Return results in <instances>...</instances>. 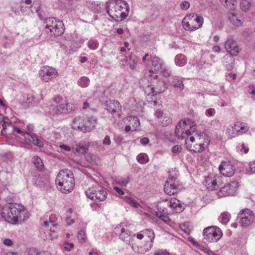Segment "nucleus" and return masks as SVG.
Returning <instances> with one entry per match:
<instances>
[{
	"label": "nucleus",
	"instance_id": "1",
	"mask_svg": "<svg viewBox=\"0 0 255 255\" xmlns=\"http://www.w3.org/2000/svg\"><path fill=\"white\" fill-rule=\"evenodd\" d=\"M1 217L6 222L12 224L24 222L29 218L30 214L22 205L17 203H9L7 206L2 208L0 213Z\"/></svg>",
	"mask_w": 255,
	"mask_h": 255
},
{
	"label": "nucleus",
	"instance_id": "2",
	"mask_svg": "<svg viewBox=\"0 0 255 255\" xmlns=\"http://www.w3.org/2000/svg\"><path fill=\"white\" fill-rule=\"evenodd\" d=\"M106 11L110 17L119 21L125 19L129 11V6L124 0H111L110 4L107 2Z\"/></svg>",
	"mask_w": 255,
	"mask_h": 255
},
{
	"label": "nucleus",
	"instance_id": "3",
	"mask_svg": "<svg viewBox=\"0 0 255 255\" xmlns=\"http://www.w3.org/2000/svg\"><path fill=\"white\" fill-rule=\"evenodd\" d=\"M58 189L63 193L70 192L75 186V180L73 173L69 169L61 170L55 179Z\"/></svg>",
	"mask_w": 255,
	"mask_h": 255
},
{
	"label": "nucleus",
	"instance_id": "4",
	"mask_svg": "<svg viewBox=\"0 0 255 255\" xmlns=\"http://www.w3.org/2000/svg\"><path fill=\"white\" fill-rule=\"evenodd\" d=\"M191 142H194L195 140L198 142L195 144L193 148H191V145L190 147L187 146V147L190 150L194 152L200 153L204 151L208 146L210 139L208 136L204 132H197L195 136H190L189 138Z\"/></svg>",
	"mask_w": 255,
	"mask_h": 255
},
{
	"label": "nucleus",
	"instance_id": "5",
	"mask_svg": "<svg viewBox=\"0 0 255 255\" xmlns=\"http://www.w3.org/2000/svg\"><path fill=\"white\" fill-rule=\"evenodd\" d=\"M85 194L88 198L98 202L105 201L108 195L106 189L99 185L89 187Z\"/></svg>",
	"mask_w": 255,
	"mask_h": 255
},
{
	"label": "nucleus",
	"instance_id": "6",
	"mask_svg": "<svg viewBox=\"0 0 255 255\" xmlns=\"http://www.w3.org/2000/svg\"><path fill=\"white\" fill-rule=\"evenodd\" d=\"M204 240L209 243L218 242L222 237L221 230L217 226H209L205 228L203 232Z\"/></svg>",
	"mask_w": 255,
	"mask_h": 255
},
{
	"label": "nucleus",
	"instance_id": "7",
	"mask_svg": "<svg viewBox=\"0 0 255 255\" xmlns=\"http://www.w3.org/2000/svg\"><path fill=\"white\" fill-rule=\"evenodd\" d=\"M239 223L242 227H247L255 221V215L254 212L249 209H245L238 214Z\"/></svg>",
	"mask_w": 255,
	"mask_h": 255
},
{
	"label": "nucleus",
	"instance_id": "8",
	"mask_svg": "<svg viewBox=\"0 0 255 255\" xmlns=\"http://www.w3.org/2000/svg\"><path fill=\"white\" fill-rule=\"evenodd\" d=\"M176 174L170 171L168 180L166 181L164 187L165 192L169 195L177 192L179 185L176 183Z\"/></svg>",
	"mask_w": 255,
	"mask_h": 255
},
{
	"label": "nucleus",
	"instance_id": "9",
	"mask_svg": "<svg viewBox=\"0 0 255 255\" xmlns=\"http://www.w3.org/2000/svg\"><path fill=\"white\" fill-rule=\"evenodd\" d=\"M57 75V70L49 66H43L39 71L40 79L45 82L52 80L56 77Z\"/></svg>",
	"mask_w": 255,
	"mask_h": 255
},
{
	"label": "nucleus",
	"instance_id": "10",
	"mask_svg": "<svg viewBox=\"0 0 255 255\" xmlns=\"http://www.w3.org/2000/svg\"><path fill=\"white\" fill-rule=\"evenodd\" d=\"M238 183L237 181H232L227 184L220 189L217 192V195L221 198L235 195L239 187Z\"/></svg>",
	"mask_w": 255,
	"mask_h": 255
},
{
	"label": "nucleus",
	"instance_id": "11",
	"mask_svg": "<svg viewBox=\"0 0 255 255\" xmlns=\"http://www.w3.org/2000/svg\"><path fill=\"white\" fill-rule=\"evenodd\" d=\"M222 184V177L214 174H210L205 179V186L210 190H217Z\"/></svg>",
	"mask_w": 255,
	"mask_h": 255
},
{
	"label": "nucleus",
	"instance_id": "12",
	"mask_svg": "<svg viewBox=\"0 0 255 255\" xmlns=\"http://www.w3.org/2000/svg\"><path fill=\"white\" fill-rule=\"evenodd\" d=\"M225 48L232 55L236 56L239 53L240 49L234 40L233 36L229 35L225 43Z\"/></svg>",
	"mask_w": 255,
	"mask_h": 255
},
{
	"label": "nucleus",
	"instance_id": "13",
	"mask_svg": "<svg viewBox=\"0 0 255 255\" xmlns=\"http://www.w3.org/2000/svg\"><path fill=\"white\" fill-rule=\"evenodd\" d=\"M182 24L185 30L194 31L198 29L197 24L195 23L194 14H187L183 19Z\"/></svg>",
	"mask_w": 255,
	"mask_h": 255
},
{
	"label": "nucleus",
	"instance_id": "14",
	"mask_svg": "<svg viewBox=\"0 0 255 255\" xmlns=\"http://www.w3.org/2000/svg\"><path fill=\"white\" fill-rule=\"evenodd\" d=\"M49 110V113L51 115L62 114L71 112L72 110V105L70 104H61L55 107L51 106Z\"/></svg>",
	"mask_w": 255,
	"mask_h": 255
},
{
	"label": "nucleus",
	"instance_id": "15",
	"mask_svg": "<svg viewBox=\"0 0 255 255\" xmlns=\"http://www.w3.org/2000/svg\"><path fill=\"white\" fill-rule=\"evenodd\" d=\"M25 136L24 138V143L28 145L31 144L39 147H42L43 143L37 137L35 133L30 134L29 132L25 133Z\"/></svg>",
	"mask_w": 255,
	"mask_h": 255
},
{
	"label": "nucleus",
	"instance_id": "16",
	"mask_svg": "<svg viewBox=\"0 0 255 255\" xmlns=\"http://www.w3.org/2000/svg\"><path fill=\"white\" fill-rule=\"evenodd\" d=\"M165 85V83L163 81H158L156 86L152 85H148L146 87H143V88H144L145 92H148V94H150V93L153 94L154 93L156 94L163 92L166 89V88H162V86L164 87Z\"/></svg>",
	"mask_w": 255,
	"mask_h": 255
},
{
	"label": "nucleus",
	"instance_id": "17",
	"mask_svg": "<svg viewBox=\"0 0 255 255\" xmlns=\"http://www.w3.org/2000/svg\"><path fill=\"white\" fill-rule=\"evenodd\" d=\"M155 116L158 119V121L160 123V125L162 127L168 126L172 122V119L168 115L164 113L161 111H156Z\"/></svg>",
	"mask_w": 255,
	"mask_h": 255
},
{
	"label": "nucleus",
	"instance_id": "18",
	"mask_svg": "<svg viewBox=\"0 0 255 255\" xmlns=\"http://www.w3.org/2000/svg\"><path fill=\"white\" fill-rule=\"evenodd\" d=\"M220 173L224 176L231 177L235 173V169L232 164L223 162L219 167Z\"/></svg>",
	"mask_w": 255,
	"mask_h": 255
},
{
	"label": "nucleus",
	"instance_id": "19",
	"mask_svg": "<svg viewBox=\"0 0 255 255\" xmlns=\"http://www.w3.org/2000/svg\"><path fill=\"white\" fill-rule=\"evenodd\" d=\"M104 105L106 110L111 114L116 113L121 111L122 106L118 101H107L105 103Z\"/></svg>",
	"mask_w": 255,
	"mask_h": 255
},
{
	"label": "nucleus",
	"instance_id": "20",
	"mask_svg": "<svg viewBox=\"0 0 255 255\" xmlns=\"http://www.w3.org/2000/svg\"><path fill=\"white\" fill-rule=\"evenodd\" d=\"M84 124V118L82 116H78L75 117L72 121V128L74 129L78 130L79 131H86L89 130L88 127H83Z\"/></svg>",
	"mask_w": 255,
	"mask_h": 255
},
{
	"label": "nucleus",
	"instance_id": "21",
	"mask_svg": "<svg viewBox=\"0 0 255 255\" xmlns=\"http://www.w3.org/2000/svg\"><path fill=\"white\" fill-rule=\"evenodd\" d=\"M90 146L89 142H80L76 143L75 146L72 148V152L77 155H82L86 153Z\"/></svg>",
	"mask_w": 255,
	"mask_h": 255
},
{
	"label": "nucleus",
	"instance_id": "22",
	"mask_svg": "<svg viewBox=\"0 0 255 255\" xmlns=\"http://www.w3.org/2000/svg\"><path fill=\"white\" fill-rule=\"evenodd\" d=\"M57 219L58 218L55 215L51 214L49 216L48 220H46L43 222L42 226L43 228H48L49 225H51L49 231L50 232H54L57 225Z\"/></svg>",
	"mask_w": 255,
	"mask_h": 255
},
{
	"label": "nucleus",
	"instance_id": "23",
	"mask_svg": "<svg viewBox=\"0 0 255 255\" xmlns=\"http://www.w3.org/2000/svg\"><path fill=\"white\" fill-rule=\"evenodd\" d=\"M64 31V24L62 21H58L57 24L53 26V28L49 31L46 30V32L49 33L51 35L60 36Z\"/></svg>",
	"mask_w": 255,
	"mask_h": 255
},
{
	"label": "nucleus",
	"instance_id": "24",
	"mask_svg": "<svg viewBox=\"0 0 255 255\" xmlns=\"http://www.w3.org/2000/svg\"><path fill=\"white\" fill-rule=\"evenodd\" d=\"M158 211L157 212L156 215L160 219H161L165 223H168L170 221V219L167 216V209L164 207H162L161 205H158Z\"/></svg>",
	"mask_w": 255,
	"mask_h": 255
},
{
	"label": "nucleus",
	"instance_id": "25",
	"mask_svg": "<svg viewBox=\"0 0 255 255\" xmlns=\"http://www.w3.org/2000/svg\"><path fill=\"white\" fill-rule=\"evenodd\" d=\"M235 131L239 134H243L247 132L249 127L244 123L236 122L234 124Z\"/></svg>",
	"mask_w": 255,
	"mask_h": 255
},
{
	"label": "nucleus",
	"instance_id": "26",
	"mask_svg": "<svg viewBox=\"0 0 255 255\" xmlns=\"http://www.w3.org/2000/svg\"><path fill=\"white\" fill-rule=\"evenodd\" d=\"M97 122V119L95 117H91L86 119L84 118V124L83 127H88L89 130L82 131L83 132H90L95 128V125Z\"/></svg>",
	"mask_w": 255,
	"mask_h": 255
},
{
	"label": "nucleus",
	"instance_id": "27",
	"mask_svg": "<svg viewBox=\"0 0 255 255\" xmlns=\"http://www.w3.org/2000/svg\"><path fill=\"white\" fill-rule=\"evenodd\" d=\"M233 55H226L224 56V64L228 70H231L233 68L234 65V58Z\"/></svg>",
	"mask_w": 255,
	"mask_h": 255
},
{
	"label": "nucleus",
	"instance_id": "28",
	"mask_svg": "<svg viewBox=\"0 0 255 255\" xmlns=\"http://www.w3.org/2000/svg\"><path fill=\"white\" fill-rule=\"evenodd\" d=\"M229 19L231 22L236 26H240L244 22V20L240 19L235 12H232L229 14Z\"/></svg>",
	"mask_w": 255,
	"mask_h": 255
},
{
	"label": "nucleus",
	"instance_id": "29",
	"mask_svg": "<svg viewBox=\"0 0 255 255\" xmlns=\"http://www.w3.org/2000/svg\"><path fill=\"white\" fill-rule=\"evenodd\" d=\"M220 1L230 11H234L236 8L237 0H220Z\"/></svg>",
	"mask_w": 255,
	"mask_h": 255
},
{
	"label": "nucleus",
	"instance_id": "30",
	"mask_svg": "<svg viewBox=\"0 0 255 255\" xmlns=\"http://www.w3.org/2000/svg\"><path fill=\"white\" fill-rule=\"evenodd\" d=\"M168 81L172 86L178 88L181 90L184 88L183 81L180 80L175 77H170Z\"/></svg>",
	"mask_w": 255,
	"mask_h": 255
},
{
	"label": "nucleus",
	"instance_id": "31",
	"mask_svg": "<svg viewBox=\"0 0 255 255\" xmlns=\"http://www.w3.org/2000/svg\"><path fill=\"white\" fill-rule=\"evenodd\" d=\"M179 201L174 199H165L163 200L159 205L167 206L169 207L170 208L173 209V211L175 209L176 207L179 205Z\"/></svg>",
	"mask_w": 255,
	"mask_h": 255
},
{
	"label": "nucleus",
	"instance_id": "32",
	"mask_svg": "<svg viewBox=\"0 0 255 255\" xmlns=\"http://www.w3.org/2000/svg\"><path fill=\"white\" fill-rule=\"evenodd\" d=\"M58 21L60 20L56 19L54 17H49L45 19L44 25L45 30H47L49 31L50 29H51V28H53V26L55 24H57Z\"/></svg>",
	"mask_w": 255,
	"mask_h": 255
},
{
	"label": "nucleus",
	"instance_id": "33",
	"mask_svg": "<svg viewBox=\"0 0 255 255\" xmlns=\"http://www.w3.org/2000/svg\"><path fill=\"white\" fill-rule=\"evenodd\" d=\"M186 126H187L186 121H180L178 123L176 127L175 130V136L178 138H180V139L184 138V137L182 135H180L179 134V133L180 132V130H182L183 128H184L186 127Z\"/></svg>",
	"mask_w": 255,
	"mask_h": 255
},
{
	"label": "nucleus",
	"instance_id": "34",
	"mask_svg": "<svg viewBox=\"0 0 255 255\" xmlns=\"http://www.w3.org/2000/svg\"><path fill=\"white\" fill-rule=\"evenodd\" d=\"M127 120L129 122V125L132 126L133 130H136L137 128L140 126L138 118L136 117L130 116L127 118Z\"/></svg>",
	"mask_w": 255,
	"mask_h": 255
},
{
	"label": "nucleus",
	"instance_id": "35",
	"mask_svg": "<svg viewBox=\"0 0 255 255\" xmlns=\"http://www.w3.org/2000/svg\"><path fill=\"white\" fill-rule=\"evenodd\" d=\"M126 62L129 66L130 68L131 69H134L136 68L137 62V57L134 56L129 55L128 57L126 56Z\"/></svg>",
	"mask_w": 255,
	"mask_h": 255
},
{
	"label": "nucleus",
	"instance_id": "36",
	"mask_svg": "<svg viewBox=\"0 0 255 255\" xmlns=\"http://www.w3.org/2000/svg\"><path fill=\"white\" fill-rule=\"evenodd\" d=\"M175 62L177 66L182 67L187 63L185 56L183 54H178L175 58Z\"/></svg>",
	"mask_w": 255,
	"mask_h": 255
},
{
	"label": "nucleus",
	"instance_id": "37",
	"mask_svg": "<svg viewBox=\"0 0 255 255\" xmlns=\"http://www.w3.org/2000/svg\"><path fill=\"white\" fill-rule=\"evenodd\" d=\"M152 65L154 68V71H158L162 68V63L161 62L160 59L156 56H154L152 58Z\"/></svg>",
	"mask_w": 255,
	"mask_h": 255
},
{
	"label": "nucleus",
	"instance_id": "38",
	"mask_svg": "<svg viewBox=\"0 0 255 255\" xmlns=\"http://www.w3.org/2000/svg\"><path fill=\"white\" fill-rule=\"evenodd\" d=\"M120 238L127 244H128L129 243L130 239V233L125 231V229L123 228L121 229Z\"/></svg>",
	"mask_w": 255,
	"mask_h": 255
},
{
	"label": "nucleus",
	"instance_id": "39",
	"mask_svg": "<svg viewBox=\"0 0 255 255\" xmlns=\"http://www.w3.org/2000/svg\"><path fill=\"white\" fill-rule=\"evenodd\" d=\"M32 161L38 170H42L43 169L44 165L40 157L37 156H35L33 157Z\"/></svg>",
	"mask_w": 255,
	"mask_h": 255
},
{
	"label": "nucleus",
	"instance_id": "40",
	"mask_svg": "<svg viewBox=\"0 0 255 255\" xmlns=\"http://www.w3.org/2000/svg\"><path fill=\"white\" fill-rule=\"evenodd\" d=\"M137 161L140 164H146L149 161L148 156L146 153H140L136 157Z\"/></svg>",
	"mask_w": 255,
	"mask_h": 255
},
{
	"label": "nucleus",
	"instance_id": "41",
	"mask_svg": "<svg viewBox=\"0 0 255 255\" xmlns=\"http://www.w3.org/2000/svg\"><path fill=\"white\" fill-rule=\"evenodd\" d=\"M240 6L242 10L244 11L249 10L252 6V0H242Z\"/></svg>",
	"mask_w": 255,
	"mask_h": 255
},
{
	"label": "nucleus",
	"instance_id": "42",
	"mask_svg": "<svg viewBox=\"0 0 255 255\" xmlns=\"http://www.w3.org/2000/svg\"><path fill=\"white\" fill-rule=\"evenodd\" d=\"M125 200L126 202L134 208H138L140 207V204L134 199L129 196L125 197Z\"/></svg>",
	"mask_w": 255,
	"mask_h": 255
},
{
	"label": "nucleus",
	"instance_id": "43",
	"mask_svg": "<svg viewBox=\"0 0 255 255\" xmlns=\"http://www.w3.org/2000/svg\"><path fill=\"white\" fill-rule=\"evenodd\" d=\"M90 82L89 79L85 76L82 77L79 80H78V84L79 85L82 87H87Z\"/></svg>",
	"mask_w": 255,
	"mask_h": 255
},
{
	"label": "nucleus",
	"instance_id": "44",
	"mask_svg": "<svg viewBox=\"0 0 255 255\" xmlns=\"http://www.w3.org/2000/svg\"><path fill=\"white\" fill-rule=\"evenodd\" d=\"M194 19L195 20V23L197 25L198 28L201 27L204 21L203 17L197 14H194Z\"/></svg>",
	"mask_w": 255,
	"mask_h": 255
},
{
	"label": "nucleus",
	"instance_id": "45",
	"mask_svg": "<svg viewBox=\"0 0 255 255\" xmlns=\"http://www.w3.org/2000/svg\"><path fill=\"white\" fill-rule=\"evenodd\" d=\"M142 232L144 236L149 238L151 240V242H153V241L154 239V233L152 230L150 229H146L143 231Z\"/></svg>",
	"mask_w": 255,
	"mask_h": 255
},
{
	"label": "nucleus",
	"instance_id": "46",
	"mask_svg": "<svg viewBox=\"0 0 255 255\" xmlns=\"http://www.w3.org/2000/svg\"><path fill=\"white\" fill-rule=\"evenodd\" d=\"M77 238L80 242L84 243L86 240V236L85 233L83 231H80L77 234Z\"/></svg>",
	"mask_w": 255,
	"mask_h": 255
},
{
	"label": "nucleus",
	"instance_id": "47",
	"mask_svg": "<svg viewBox=\"0 0 255 255\" xmlns=\"http://www.w3.org/2000/svg\"><path fill=\"white\" fill-rule=\"evenodd\" d=\"M227 133L228 134L229 137L231 138L234 137L235 136L232 135V134L237 133L235 131L234 127L232 126H230L227 129Z\"/></svg>",
	"mask_w": 255,
	"mask_h": 255
},
{
	"label": "nucleus",
	"instance_id": "48",
	"mask_svg": "<svg viewBox=\"0 0 255 255\" xmlns=\"http://www.w3.org/2000/svg\"><path fill=\"white\" fill-rule=\"evenodd\" d=\"M87 5L89 8L92 11H94V12H100V7H99L98 4L97 5H94V8H93V7H91V5H93V3L92 2H87Z\"/></svg>",
	"mask_w": 255,
	"mask_h": 255
},
{
	"label": "nucleus",
	"instance_id": "49",
	"mask_svg": "<svg viewBox=\"0 0 255 255\" xmlns=\"http://www.w3.org/2000/svg\"><path fill=\"white\" fill-rule=\"evenodd\" d=\"M229 214L228 213H223L221 214L222 223L226 224L229 221Z\"/></svg>",
	"mask_w": 255,
	"mask_h": 255
},
{
	"label": "nucleus",
	"instance_id": "50",
	"mask_svg": "<svg viewBox=\"0 0 255 255\" xmlns=\"http://www.w3.org/2000/svg\"><path fill=\"white\" fill-rule=\"evenodd\" d=\"M88 46L90 49L95 50L98 48V43L91 40L88 42Z\"/></svg>",
	"mask_w": 255,
	"mask_h": 255
},
{
	"label": "nucleus",
	"instance_id": "51",
	"mask_svg": "<svg viewBox=\"0 0 255 255\" xmlns=\"http://www.w3.org/2000/svg\"><path fill=\"white\" fill-rule=\"evenodd\" d=\"M182 147L179 145H174L172 148V152L174 153L178 154L181 152Z\"/></svg>",
	"mask_w": 255,
	"mask_h": 255
},
{
	"label": "nucleus",
	"instance_id": "52",
	"mask_svg": "<svg viewBox=\"0 0 255 255\" xmlns=\"http://www.w3.org/2000/svg\"><path fill=\"white\" fill-rule=\"evenodd\" d=\"M187 125L190 126V128L192 132H194L196 128V124L194 122L191 120H188L187 121Z\"/></svg>",
	"mask_w": 255,
	"mask_h": 255
},
{
	"label": "nucleus",
	"instance_id": "53",
	"mask_svg": "<svg viewBox=\"0 0 255 255\" xmlns=\"http://www.w3.org/2000/svg\"><path fill=\"white\" fill-rule=\"evenodd\" d=\"M215 110L213 108H209L205 111V115L208 117H213L215 114Z\"/></svg>",
	"mask_w": 255,
	"mask_h": 255
},
{
	"label": "nucleus",
	"instance_id": "54",
	"mask_svg": "<svg viewBox=\"0 0 255 255\" xmlns=\"http://www.w3.org/2000/svg\"><path fill=\"white\" fill-rule=\"evenodd\" d=\"M86 160L92 164L95 163V156L92 154H88L86 157Z\"/></svg>",
	"mask_w": 255,
	"mask_h": 255
},
{
	"label": "nucleus",
	"instance_id": "55",
	"mask_svg": "<svg viewBox=\"0 0 255 255\" xmlns=\"http://www.w3.org/2000/svg\"><path fill=\"white\" fill-rule=\"evenodd\" d=\"M128 178H120L117 180V183L121 186H126L128 183Z\"/></svg>",
	"mask_w": 255,
	"mask_h": 255
},
{
	"label": "nucleus",
	"instance_id": "56",
	"mask_svg": "<svg viewBox=\"0 0 255 255\" xmlns=\"http://www.w3.org/2000/svg\"><path fill=\"white\" fill-rule=\"evenodd\" d=\"M190 7V3L187 1H183L180 4V7L183 10H187Z\"/></svg>",
	"mask_w": 255,
	"mask_h": 255
},
{
	"label": "nucleus",
	"instance_id": "57",
	"mask_svg": "<svg viewBox=\"0 0 255 255\" xmlns=\"http://www.w3.org/2000/svg\"><path fill=\"white\" fill-rule=\"evenodd\" d=\"M6 120V119L2 115L0 114V125L2 127L3 129H4L6 127V126L5 125L6 123V122L5 121ZM7 120H8L7 119Z\"/></svg>",
	"mask_w": 255,
	"mask_h": 255
},
{
	"label": "nucleus",
	"instance_id": "58",
	"mask_svg": "<svg viewBox=\"0 0 255 255\" xmlns=\"http://www.w3.org/2000/svg\"><path fill=\"white\" fill-rule=\"evenodd\" d=\"M159 71H161L163 76H164L165 77H168L170 75V71L168 69L163 68L162 67L161 69H160Z\"/></svg>",
	"mask_w": 255,
	"mask_h": 255
},
{
	"label": "nucleus",
	"instance_id": "59",
	"mask_svg": "<svg viewBox=\"0 0 255 255\" xmlns=\"http://www.w3.org/2000/svg\"><path fill=\"white\" fill-rule=\"evenodd\" d=\"M111 143L110 137L109 135H106L103 140V144L104 145H109Z\"/></svg>",
	"mask_w": 255,
	"mask_h": 255
},
{
	"label": "nucleus",
	"instance_id": "60",
	"mask_svg": "<svg viewBox=\"0 0 255 255\" xmlns=\"http://www.w3.org/2000/svg\"><path fill=\"white\" fill-rule=\"evenodd\" d=\"M180 228L182 231H183L185 234L189 235L190 233V229L186 227L185 225H181L180 226Z\"/></svg>",
	"mask_w": 255,
	"mask_h": 255
},
{
	"label": "nucleus",
	"instance_id": "61",
	"mask_svg": "<svg viewBox=\"0 0 255 255\" xmlns=\"http://www.w3.org/2000/svg\"><path fill=\"white\" fill-rule=\"evenodd\" d=\"M149 142L148 138L144 137L140 139V142L142 145H145Z\"/></svg>",
	"mask_w": 255,
	"mask_h": 255
},
{
	"label": "nucleus",
	"instance_id": "62",
	"mask_svg": "<svg viewBox=\"0 0 255 255\" xmlns=\"http://www.w3.org/2000/svg\"><path fill=\"white\" fill-rule=\"evenodd\" d=\"M184 207L181 205V204L179 203V205L176 207L175 209L174 210L175 212L180 213L183 211Z\"/></svg>",
	"mask_w": 255,
	"mask_h": 255
},
{
	"label": "nucleus",
	"instance_id": "63",
	"mask_svg": "<svg viewBox=\"0 0 255 255\" xmlns=\"http://www.w3.org/2000/svg\"><path fill=\"white\" fill-rule=\"evenodd\" d=\"M3 244L5 246H11L13 244V242L10 239H5L4 241H3Z\"/></svg>",
	"mask_w": 255,
	"mask_h": 255
},
{
	"label": "nucleus",
	"instance_id": "64",
	"mask_svg": "<svg viewBox=\"0 0 255 255\" xmlns=\"http://www.w3.org/2000/svg\"><path fill=\"white\" fill-rule=\"evenodd\" d=\"M59 147L67 151H70L71 150H72V148L69 146L65 144H60Z\"/></svg>",
	"mask_w": 255,
	"mask_h": 255
}]
</instances>
